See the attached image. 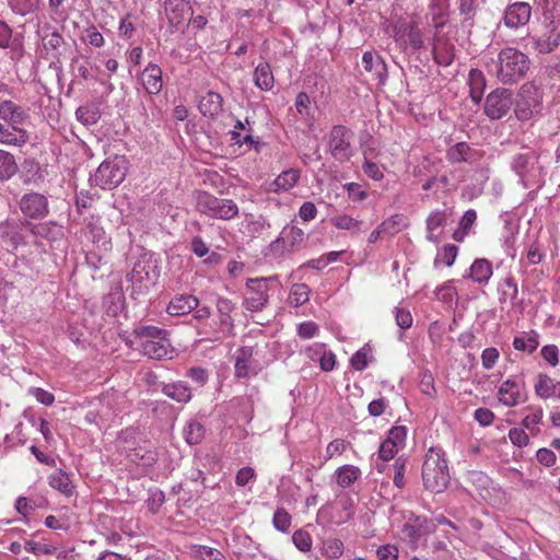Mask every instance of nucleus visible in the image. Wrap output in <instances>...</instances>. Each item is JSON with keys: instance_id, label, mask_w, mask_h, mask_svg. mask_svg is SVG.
<instances>
[{"instance_id": "nucleus-49", "label": "nucleus", "mask_w": 560, "mask_h": 560, "mask_svg": "<svg viewBox=\"0 0 560 560\" xmlns=\"http://www.w3.org/2000/svg\"><path fill=\"white\" fill-rule=\"evenodd\" d=\"M82 40L94 47H101L104 45L103 35L98 32L96 26H90L84 30Z\"/></svg>"}, {"instance_id": "nucleus-48", "label": "nucleus", "mask_w": 560, "mask_h": 560, "mask_svg": "<svg viewBox=\"0 0 560 560\" xmlns=\"http://www.w3.org/2000/svg\"><path fill=\"white\" fill-rule=\"evenodd\" d=\"M350 447V443L342 439H337L331 441L326 447V456L325 459L329 460L335 456L342 455L346 450Z\"/></svg>"}, {"instance_id": "nucleus-5", "label": "nucleus", "mask_w": 560, "mask_h": 560, "mask_svg": "<svg viewBox=\"0 0 560 560\" xmlns=\"http://www.w3.org/2000/svg\"><path fill=\"white\" fill-rule=\"evenodd\" d=\"M197 211L212 219L232 220L238 215V206L232 199L219 198L206 191L196 195Z\"/></svg>"}, {"instance_id": "nucleus-14", "label": "nucleus", "mask_w": 560, "mask_h": 560, "mask_svg": "<svg viewBox=\"0 0 560 560\" xmlns=\"http://www.w3.org/2000/svg\"><path fill=\"white\" fill-rule=\"evenodd\" d=\"M22 212L33 219L43 218L48 213V202L45 196L28 194L21 200Z\"/></svg>"}, {"instance_id": "nucleus-51", "label": "nucleus", "mask_w": 560, "mask_h": 560, "mask_svg": "<svg viewBox=\"0 0 560 560\" xmlns=\"http://www.w3.org/2000/svg\"><path fill=\"white\" fill-rule=\"evenodd\" d=\"M368 353L369 349L362 347L354 352L350 359V364L357 371H363L368 366Z\"/></svg>"}, {"instance_id": "nucleus-22", "label": "nucleus", "mask_w": 560, "mask_h": 560, "mask_svg": "<svg viewBox=\"0 0 560 560\" xmlns=\"http://www.w3.org/2000/svg\"><path fill=\"white\" fill-rule=\"evenodd\" d=\"M222 95L210 91L200 97L198 108L203 116L215 118L222 113Z\"/></svg>"}, {"instance_id": "nucleus-64", "label": "nucleus", "mask_w": 560, "mask_h": 560, "mask_svg": "<svg viewBox=\"0 0 560 560\" xmlns=\"http://www.w3.org/2000/svg\"><path fill=\"white\" fill-rule=\"evenodd\" d=\"M319 369L324 372H330L334 370L336 365V355L331 350H327L324 352V354L319 358Z\"/></svg>"}, {"instance_id": "nucleus-9", "label": "nucleus", "mask_w": 560, "mask_h": 560, "mask_svg": "<svg viewBox=\"0 0 560 560\" xmlns=\"http://www.w3.org/2000/svg\"><path fill=\"white\" fill-rule=\"evenodd\" d=\"M513 105V94L508 89H495L489 93L485 102V113L490 119H501Z\"/></svg>"}, {"instance_id": "nucleus-31", "label": "nucleus", "mask_w": 560, "mask_h": 560, "mask_svg": "<svg viewBox=\"0 0 560 560\" xmlns=\"http://www.w3.org/2000/svg\"><path fill=\"white\" fill-rule=\"evenodd\" d=\"M553 27L548 34L536 39V48L540 54L551 52L560 44V24H551Z\"/></svg>"}, {"instance_id": "nucleus-36", "label": "nucleus", "mask_w": 560, "mask_h": 560, "mask_svg": "<svg viewBox=\"0 0 560 560\" xmlns=\"http://www.w3.org/2000/svg\"><path fill=\"white\" fill-rule=\"evenodd\" d=\"M434 60L436 63L447 67L454 60V46L447 42H440L433 48Z\"/></svg>"}, {"instance_id": "nucleus-30", "label": "nucleus", "mask_w": 560, "mask_h": 560, "mask_svg": "<svg viewBox=\"0 0 560 560\" xmlns=\"http://www.w3.org/2000/svg\"><path fill=\"white\" fill-rule=\"evenodd\" d=\"M492 276V264L487 259H476L469 268V277L475 282L486 284Z\"/></svg>"}, {"instance_id": "nucleus-10", "label": "nucleus", "mask_w": 560, "mask_h": 560, "mask_svg": "<svg viewBox=\"0 0 560 560\" xmlns=\"http://www.w3.org/2000/svg\"><path fill=\"white\" fill-rule=\"evenodd\" d=\"M395 40L404 49L419 50L422 45V34L418 26L410 23H400L395 26Z\"/></svg>"}, {"instance_id": "nucleus-44", "label": "nucleus", "mask_w": 560, "mask_h": 560, "mask_svg": "<svg viewBox=\"0 0 560 560\" xmlns=\"http://www.w3.org/2000/svg\"><path fill=\"white\" fill-rule=\"evenodd\" d=\"M546 19L551 20V24L560 18V0H536Z\"/></svg>"}, {"instance_id": "nucleus-23", "label": "nucleus", "mask_w": 560, "mask_h": 560, "mask_svg": "<svg viewBox=\"0 0 560 560\" xmlns=\"http://www.w3.org/2000/svg\"><path fill=\"white\" fill-rule=\"evenodd\" d=\"M447 223V213L445 210H433L429 217H427V241L432 244H439L440 242V229Z\"/></svg>"}, {"instance_id": "nucleus-16", "label": "nucleus", "mask_w": 560, "mask_h": 560, "mask_svg": "<svg viewBox=\"0 0 560 560\" xmlns=\"http://www.w3.org/2000/svg\"><path fill=\"white\" fill-rule=\"evenodd\" d=\"M165 11L171 25H184L188 15H191L189 0H166Z\"/></svg>"}, {"instance_id": "nucleus-39", "label": "nucleus", "mask_w": 560, "mask_h": 560, "mask_svg": "<svg viewBox=\"0 0 560 560\" xmlns=\"http://www.w3.org/2000/svg\"><path fill=\"white\" fill-rule=\"evenodd\" d=\"M19 171V165L15 163L14 156L0 149V180H4L13 176Z\"/></svg>"}, {"instance_id": "nucleus-18", "label": "nucleus", "mask_w": 560, "mask_h": 560, "mask_svg": "<svg viewBox=\"0 0 560 560\" xmlns=\"http://www.w3.org/2000/svg\"><path fill=\"white\" fill-rule=\"evenodd\" d=\"M300 179V171L289 168L281 172L275 180L269 184L268 191L273 194H282L290 191Z\"/></svg>"}, {"instance_id": "nucleus-34", "label": "nucleus", "mask_w": 560, "mask_h": 560, "mask_svg": "<svg viewBox=\"0 0 560 560\" xmlns=\"http://www.w3.org/2000/svg\"><path fill=\"white\" fill-rule=\"evenodd\" d=\"M206 429L197 420H190L187 422L183 430L184 439L188 445H198L205 438Z\"/></svg>"}, {"instance_id": "nucleus-62", "label": "nucleus", "mask_w": 560, "mask_h": 560, "mask_svg": "<svg viewBox=\"0 0 560 560\" xmlns=\"http://www.w3.org/2000/svg\"><path fill=\"white\" fill-rule=\"evenodd\" d=\"M398 553V548L394 545H385L377 549L378 560H397Z\"/></svg>"}, {"instance_id": "nucleus-26", "label": "nucleus", "mask_w": 560, "mask_h": 560, "mask_svg": "<svg viewBox=\"0 0 560 560\" xmlns=\"http://www.w3.org/2000/svg\"><path fill=\"white\" fill-rule=\"evenodd\" d=\"M560 387V381L555 382L550 376L540 373L534 382V394L541 399L555 397L557 388Z\"/></svg>"}, {"instance_id": "nucleus-6", "label": "nucleus", "mask_w": 560, "mask_h": 560, "mask_svg": "<svg viewBox=\"0 0 560 560\" xmlns=\"http://www.w3.org/2000/svg\"><path fill=\"white\" fill-rule=\"evenodd\" d=\"M514 115L521 121H528L542 110V93L532 82L524 83L513 98Z\"/></svg>"}, {"instance_id": "nucleus-52", "label": "nucleus", "mask_w": 560, "mask_h": 560, "mask_svg": "<svg viewBox=\"0 0 560 560\" xmlns=\"http://www.w3.org/2000/svg\"><path fill=\"white\" fill-rule=\"evenodd\" d=\"M28 394L32 395L34 398L37 399L40 404L44 406H50L55 402V395L50 394L49 392L40 388V387H31L28 389Z\"/></svg>"}, {"instance_id": "nucleus-42", "label": "nucleus", "mask_w": 560, "mask_h": 560, "mask_svg": "<svg viewBox=\"0 0 560 560\" xmlns=\"http://www.w3.org/2000/svg\"><path fill=\"white\" fill-rule=\"evenodd\" d=\"M334 509H341L339 515L332 516L335 524H343L353 515L352 500L350 497H342L334 505Z\"/></svg>"}, {"instance_id": "nucleus-40", "label": "nucleus", "mask_w": 560, "mask_h": 560, "mask_svg": "<svg viewBox=\"0 0 560 560\" xmlns=\"http://www.w3.org/2000/svg\"><path fill=\"white\" fill-rule=\"evenodd\" d=\"M380 225L381 230L388 235H395L408 226V220L402 213H396L385 219Z\"/></svg>"}, {"instance_id": "nucleus-28", "label": "nucleus", "mask_w": 560, "mask_h": 560, "mask_svg": "<svg viewBox=\"0 0 560 560\" xmlns=\"http://www.w3.org/2000/svg\"><path fill=\"white\" fill-rule=\"evenodd\" d=\"M255 85L261 91H271L275 77L269 62H259L254 72Z\"/></svg>"}, {"instance_id": "nucleus-50", "label": "nucleus", "mask_w": 560, "mask_h": 560, "mask_svg": "<svg viewBox=\"0 0 560 560\" xmlns=\"http://www.w3.org/2000/svg\"><path fill=\"white\" fill-rule=\"evenodd\" d=\"M78 120L83 125H94L97 121L98 114L96 109H91L88 106H81L75 112Z\"/></svg>"}, {"instance_id": "nucleus-47", "label": "nucleus", "mask_w": 560, "mask_h": 560, "mask_svg": "<svg viewBox=\"0 0 560 560\" xmlns=\"http://www.w3.org/2000/svg\"><path fill=\"white\" fill-rule=\"evenodd\" d=\"M272 524L276 529L287 533L292 524V516L285 509L279 508L273 513Z\"/></svg>"}, {"instance_id": "nucleus-11", "label": "nucleus", "mask_w": 560, "mask_h": 560, "mask_svg": "<svg viewBox=\"0 0 560 560\" xmlns=\"http://www.w3.org/2000/svg\"><path fill=\"white\" fill-rule=\"evenodd\" d=\"M497 397L506 407H516L525 398L524 384L513 378L505 380L499 390Z\"/></svg>"}, {"instance_id": "nucleus-20", "label": "nucleus", "mask_w": 560, "mask_h": 560, "mask_svg": "<svg viewBox=\"0 0 560 560\" xmlns=\"http://www.w3.org/2000/svg\"><path fill=\"white\" fill-rule=\"evenodd\" d=\"M199 306V299L196 295H175L168 303L166 312L171 316L189 314Z\"/></svg>"}, {"instance_id": "nucleus-12", "label": "nucleus", "mask_w": 560, "mask_h": 560, "mask_svg": "<svg viewBox=\"0 0 560 560\" xmlns=\"http://www.w3.org/2000/svg\"><path fill=\"white\" fill-rule=\"evenodd\" d=\"M530 5L526 2L511 3L504 13V24L511 28L525 26L530 18Z\"/></svg>"}, {"instance_id": "nucleus-59", "label": "nucleus", "mask_w": 560, "mask_h": 560, "mask_svg": "<svg viewBox=\"0 0 560 560\" xmlns=\"http://www.w3.org/2000/svg\"><path fill=\"white\" fill-rule=\"evenodd\" d=\"M362 167L366 177L374 180H382L384 178L383 171L375 162H370V160L365 159Z\"/></svg>"}, {"instance_id": "nucleus-2", "label": "nucleus", "mask_w": 560, "mask_h": 560, "mask_svg": "<svg viewBox=\"0 0 560 560\" xmlns=\"http://www.w3.org/2000/svg\"><path fill=\"white\" fill-rule=\"evenodd\" d=\"M132 336L141 354L153 360L172 358L174 349L171 346L166 329L154 326H139L133 328Z\"/></svg>"}, {"instance_id": "nucleus-58", "label": "nucleus", "mask_w": 560, "mask_h": 560, "mask_svg": "<svg viewBox=\"0 0 560 560\" xmlns=\"http://www.w3.org/2000/svg\"><path fill=\"white\" fill-rule=\"evenodd\" d=\"M399 448H401V447L398 445H395L392 442L384 441L380 446V451H378L380 458L383 462H388L396 456Z\"/></svg>"}, {"instance_id": "nucleus-19", "label": "nucleus", "mask_w": 560, "mask_h": 560, "mask_svg": "<svg viewBox=\"0 0 560 560\" xmlns=\"http://www.w3.org/2000/svg\"><path fill=\"white\" fill-rule=\"evenodd\" d=\"M254 348L242 346L235 352V376L247 378L250 376L253 366Z\"/></svg>"}, {"instance_id": "nucleus-32", "label": "nucleus", "mask_w": 560, "mask_h": 560, "mask_svg": "<svg viewBox=\"0 0 560 560\" xmlns=\"http://www.w3.org/2000/svg\"><path fill=\"white\" fill-rule=\"evenodd\" d=\"M522 425L525 430L529 431L530 434L537 435L540 432L539 425L542 422L544 411L539 406H528Z\"/></svg>"}, {"instance_id": "nucleus-17", "label": "nucleus", "mask_w": 560, "mask_h": 560, "mask_svg": "<svg viewBox=\"0 0 560 560\" xmlns=\"http://www.w3.org/2000/svg\"><path fill=\"white\" fill-rule=\"evenodd\" d=\"M144 90L150 95H156L163 88V71L160 66L149 63L140 74Z\"/></svg>"}, {"instance_id": "nucleus-41", "label": "nucleus", "mask_w": 560, "mask_h": 560, "mask_svg": "<svg viewBox=\"0 0 560 560\" xmlns=\"http://www.w3.org/2000/svg\"><path fill=\"white\" fill-rule=\"evenodd\" d=\"M330 224L335 229H341V230H348V231H351V232H358L361 229L362 222L357 220V219H353L352 217H350V215H348L346 213H342V214L334 215L330 219Z\"/></svg>"}, {"instance_id": "nucleus-3", "label": "nucleus", "mask_w": 560, "mask_h": 560, "mask_svg": "<svg viewBox=\"0 0 560 560\" xmlns=\"http://www.w3.org/2000/svg\"><path fill=\"white\" fill-rule=\"evenodd\" d=\"M421 475L427 490L441 493L447 488L450 483L448 466L440 451L433 447L427 451Z\"/></svg>"}, {"instance_id": "nucleus-29", "label": "nucleus", "mask_w": 560, "mask_h": 560, "mask_svg": "<svg viewBox=\"0 0 560 560\" xmlns=\"http://www.w3.org/2000/svg\"><path fill=\"white\" fill-rule=\"evenodd\" d=\"M162 393L171 399L183 404L188 402L191 398L190 389L184 382L164 384Z\"/></svg>"}, {"instance_id": "nucleus-37", "label": "nucleus", "mask_w": 560, "mask_h": 560, "mask_svg": "<svg viewBox=\"0 0 560 560\" xmlns=\"http://www.w3.org/2000/svg\"><path fill=\"white\" fill-rule=\"evenodd\" d=\"M345 552V546L341 540H339L337 537H328L324 539L323 546H322V555L329 559L335 560L342 557Z\"/></svg>"}, {"instance_id": "nucleus-24", "label": "nucleus", "mask_w": 560, "mask_h": 560, "mask_svg": "<svg viewBox=\"0 0 560 560\" xmlns=\"http://www.w3.org/2000/svg\"><path fill=\"white\" fill-rule=\"evenodd\" d=\"M217 310L220 315V329L226 334H232L234 329V319L231 313L235 311V304L228 298L220 296L217 301Z\"/></svg>"}, {"instance_id": "nucleus-27", "label": "nucleus", "mask_w": 560, "mask_h": 560, "mask_svg": "<svg viewBox=\"0 0 560 560\" xmlns=\"http://www.w3.org/2000/svg\"><path fill=\"white\" fill-rule=\"evenodd\" d=\"M362 471L358 466L345 464L337 468L334 472L335 480L341 488H349L360 479Z\"/></svg>"}, {"instance_id": "nucleus-21", "label": "nucleus", "mask_w": 560, "mask_h": 560, "mask_svg": "<svg viewBox=\"0 0 560 560\" xmlns=\"http://www.w3.org/2000/svg\"><path fill=\"white\" fill-rule=\"evenodd\" d=\"M47 480L49 487L57 490L63 497L71 498L74 494V483L65 470L57 468L48 476Z\"/></svg>"}, {"instance_id": "nucleus-8", "label": "nucleus", "mask_w": 560, "mask_h": 560, "mask_svg": "<svg viewBox=\"0 0 560 560\" xmlns=\"http://www.w3.org/2000/svg\"><path fill=\"white\" fill-rule=\"evenodd\" d=\"M352 131L346 126H334L329 131L328 148L334 160L346 163L350 160L352 150Z\"/></svg>"}, {"instance_id": "nucleus-33", "label": "nucleus", "mask_w": 560, "mask_h": 560, "mask_svg": "<svg viewBox=\"0 0 560 560\" xmlns=\"http://www.w3.org/2000/svg\"><path fill=\"white\" fill-rule=\"evenodd\" d=\"M470 96L474 102H479L486 89V77L482 71L471 69L468 75Z\"/></svg>"}, {"instance_id": "nucleus-46", "label": "nucleus", "mask_w": 560, "mask_h": 560, "mask_svg": "<svg viewBox=\"0 0 560 560\" xmlns=\"http://www.w3.org/2000/svg\"><path fill=\"white\" fill-rule=\"evenodd\" d=\"M469 153V144L460 142L450 148V150L447 151V159L451 163H462V161L468 160Z\"/></svg>"}, {"instance_id": "nucleus-53", "label": "nucleus", "mask_w": 560, "mask_h": 560, "mask_svg": "<svg viewBox=\"0 0 560 560\" xmlns=\"http://www.w3.org/2000/svg\"><path fill=\"white\" fill-rule=\"evenodd\" d=\"M509 439L512 445L517 447H525L529 443V438L524 429H511L509 430Z\"/></svg>"}, {"instance_id": "nucleus-38", "label": "nucleus", "mask_w": 560, "mask_h": 560, "mask_svg": "<svg viewBox=\"0 0 560 560\" xmlns=\"http://www.w3.org/2000/svg\"><path fill=\"white\" fill-rule=\"evenodd\" d=\"M311 290L306 283H294L290 290L289 303L293 307L304 305L310 300Z\"/></svg>"}, {"instance_id": "nucleus-55", "label": "nucleus", "mask_w": 560, "mask_h": 560, "mask_svg": "<svg viewBox=\"0 0 560 560\" xmlns=\"http://www.w3.org/2000/svg\"><path fill=\"white\" fill-rule=\"evenodd\" d=\"M318 326L314 322H304L296 328V334L302 339H311L318 334Z\"/></svg>"}, {"instance_id": "nucleus-61", "label": "nucleus", "mask_w": 560, "mask_h": 560, "mask_svg": "<svg viewBox=\"0 0 560 560\" xmlns=\"http://www.w3.org/2000/svg\"><path fill=\"white\" fill-rule=\"evenodd\" d=\"M256 472L253 467L245 466L242 467L237 474H236V485L238 487H244L246 483H248L250 480H255Z\"/></svg>"}, {"instance_id": "nucleus-45", "label": "nucleus", "mask_w": 560, "mask_h": 560, "mask_svg": "<svg viewBox=\"0 0 560 560\" xmlns=\"http://www.w3.org/2000/svg\"><path fill=\"white\" fill-rule=\"evenodd\" d=\"M281 234L290 248L302 245L305 240L304 230L296 226L285 228L282 230Z\"/></svg>"}, {"instance_id": "nucleus-54", "label": "nucleus", "mask_w": 560, "mask_h": 560, "mask_svg": "<svg viewBox=\"0 0 560 560\" xmlns=\"http://www.w3.org/2000/svg\"><path fill=\"white\" fill-rule=\"evenodd\" d=\"M541 357L551 366L559 364V348L555 345L542 346Z\"/></svg>"}, {"instance_id": "nucleus-25", "label": "nucleus", "mask_w": 560, "mask_h": 560, "mask_svg": "<svg viewBox=\"0 0 560 560\" xmlns=\"http://www.w3.org/2000/svg\"><path fill=\"white\" fill-rule=\"evenodd\" d=\"M428 521L421 516H412L402 526V535L411 542H417L423 535L428 534L425 525Z\"/></svg>"}, {"instance_id": "nucleus-7", "label": "nucleus", "mask_w": 560, "mask_h": 560, "mask_svg": "<svg viewBox=\"0 0 560 560\" xmlns=\"http://www.w3.org/2000/svg\"><path fill=\"white\" fill-rule=\"evenodd\" d=\"M275 278H249L245 282L243 307L249 312H261L269 303L270 282Z\"/></svg>"}, {"instance_id": "nucleus-56", "label": "nucleus", "mask_w": 560, "mask_h": 560, "mask_svg": "<svg viewBox=\"0 0 560 560\" xmlns=\"http://www.w3.org/2000/svg\"><path fill=\"white\" fill-rule=\"evenodd\" d=\"M500 359V352L494 347H488L482 351L481 360L485 369L490 370Z\"/></svg>"}, {"instance_id": "nucleus-63", "label": "nucleus", "mask_w": 560, "mask_h": 560, "mask_svg": "<svg viewBox=\"0 0 560 560\" xmlns=\"http://www.w3.org/2000/svg\"><path fill=\"white\" fill-rule=\"evenodd\" d=\"M395 477H394V483L397 488L402 489L405 486V470H406V464L405 460L401 458H398L395 464Z\"/></svg>"}, {"instance_id": "nucleus-35", "label": "nucleus", "mask_w": 560, "mask_h": 560, "mask_svg": "<svg viewBox=\"0 0 560 560\" xmlns=\"http://www.w3.org/2000/svg\"><path fill=\"white\" fill-rule=\"evenodd\" d=\"M514 349L521 350L527 353H533L539 347L538 336L535 332L526 334L513 338L512 342Z\"/></svg>"}, {"instance_id": "nucleus-43", "label": "nucleus", "mask_w": 560, "mask_h": 560, "mask_svg": "<svg viewBox=\"0 0 560 560\" xmlns=\"http://www.w3.org/2000/svg\"><path fill=\"white\" fill-rule=\"evenodd\" d=\"M292 542L302 552H310L313 547V539L308 530L296 529L292 535Z\"/></svg>"}, {"instance_id": "nucleus-60", "label": "nucleus", "mask_w": 560, "mask_h": 560, "mask_svg": "<svg viewBox=\"0 0 560 560\" xmlns=\"http://www.w3.org/2000/svg\"><path fill=\"white\" fill-rule=\"evenodd\" d=\"M328 350L325 343H314L312 346H307L304 349V353L308 360L312 362H317L318 358L324 354Z\"/></svg>"}, {"instance_id": "nucleus-57", "label": "nucleus", "mask_w": 560, "mask_h": 560, "mask_svg": "<svg viewBox=\"0 0 560 560\" xmlns=\"http://www.w3.org/2000/svg\"><path fill=\"white\" fill-rule=\"evenodd\" d=\"M406 440V429L404 427H395L389 429L385 441L392 442L398 447H404Z\"/></svg>"}, {"instance_id": "nucleus-1", "label": "nucleus", "mask_w": 560, "mask_h": 560, "mask_svg": "<svg viewBox=\"0 0 560 560\" xmlns=\"http://www.w3.org/2000/svg\"><path fill=\"white\" fill-rule=\"evenodd\" d=\"M530 61L523 51L508 46L494 59L488 61L486 66L490 77L504 85H512L526 77Z\"/></svg>"}, {"instance_id": "nucleus-15", "label": "nucleus", "mask_w": 560, "mask_h": 560, "mask_svg": "<svg viewBox=\"0 0 560 560\" xmlns=\"http://www.w3.org/2000/svg\"><path fill=\"white\" fill-rule=\"evenodd\" d=\"M28 139V131L23 127L0 122V144L23 147Z\"/></svg>"}, {"instance_id": "nucleus-13", "label": "nucleus", "mask_w": 560, "mask_h": 560, "mask_svg": "<svg viewBox=\"0 0 560 560\" xmlns=\"http://www.w3.org/2000/svg\"><path fill=\"white\" fill-rule=\"evenodd\" d=\"M28 118L27 109L21 105L10 100L0 102V119H2L4 124L23 127Z\"/></svg>"}, {"instance_id": "nucleus-4", "label": "nucleus", "mask_w": 560, "mask_h": 560, "mask_svg": "<svg viewBox=\"0 0 560 560\" xmlns=\"http://www.w3.org/2000/svg\"><path fill=\"white\" fill-rule=\"evenodd\" d=\"M128 170L129 160L124 155H114L98 165L93 182L102 189H114L126 178Z\"/></svg>"}]
</instances>
